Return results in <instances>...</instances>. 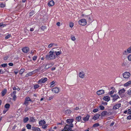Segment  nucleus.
Returning <instances> with one entry per match:
<instances>
[{"label": "nucleus", "instance_id": "1", "mask_svg": "<svg viewBox=\"0 0 131 131\" xmlns=\"http://www.w3.org/2000/svg\"><path fill=\"white\" fill-rule=\"evenodd\" d=\"M49 54L46 55V58L48 60H52L56 58L54 54V50L50 51Z\"/></svg>", "mask_w": 131, "mask_h": 131}, {"label": "nucleus", "instance_id": "2", "mask_svg": "<svg viewBox=\"0 0 131 131\" xmlns=\"http://www.w3.org/2000/svg\"><path fill=\"white\" fill-rule=\"evenodd\" d=\"M73 127V124H71L69 125H66L65 126L64 129L66 131H71L72 130V128Z\"/></svg>", "mask_w": 131, "mask_h": 131}, {"label": "nucleus", "instance_id": "3", "mask_svg": "<svg viewBox=\"0 0 131 131\" xmlns=\"http://www.w3.org/2000/svg\"><path fill=\"white\" fill-rule=\"evenodd\" d=\"M78 23L79 25L84 26L86 24V21L84 19H81L78 21Z\"/></svg>", "mask_w": 131, "mask_h": 131}, {"label": "nucleus", "instance_id": "4", "mask_svg": "<svg viewBox=\"0 0 131 131\" xmlns=\"http://www.w3.org/2000/svg\"><path fill=\"white\" fill-rule=\"evenodd\" d=\"M48 80V79L46 78H42L39 80L37 82L38 84H41V83H44L46 82Z\"/></svg>", "mask_w": 131, "mask_h": 131}, {"label": "nucleus", "instance_id": "5", "mask_svg": "<svg viewBox=\"0 0 131 131\" xmlns=\"http://www.w3.org/2000/svg\"><path fill=\"white\" fill-rule=\"evenodd\" d=\"M29 101L31 102L32 101L29 97H27L25 98L24 104L27 106L28 105Z\"/></svg>", "mask_w": 131, "mask_h": 131}, {"label": "nucleus", "instance_id": "6", "mask_svg": "<svg viewBox=\"0 0 131 131\" xmlns=\"http://www.w3.org/2000/svg\"><path fill=\"white\" fill-rule=\"evenodd\" d=\"M111 97L113 98V100L114 101H115L118 98H119V97L118 95L116 94H114L113 95H111Z\"/></svg>", "mask_w": 131, "mask_h": 131}, {"label": "nucleus", "instance_id": "7", "mask_svg": "<svg viewBox=\"0 0 131 131\" xmlns=\"http://www.w3.org/2000/svg\"><path fill=\"white\" fill-rule=\"evenodd\" d=\"M130 75V74L129 72H126L124 73L123 74V76L125 78H129Z\"/></svg>", "mask_w": 131, "mask_h": 131}, {"label": "nucleus", "instance_id": "8", "mask_svg": "<svg viewBox=\"0 0 131 131\" xmlns=\"http://www.w3.org/2000/svg\"><path fill=\"white\" fill-rule=\"evenodd\" d=\"M60 90V89L59 88L57 87L54 88L52 89V92L53 93H58L59 92Z\"/></svg>", "mask_w": 131, "mask_h": 131}, {"label": "nucleus", "instance_id": "9", "mask_svg": "<svg viewBox=\"0 0 131 131\" xmlns=\"http://www.w3.org/2000/svg\"><path fill=\"white\" fill-rule=\"evenodd\" d=\"M121 104L119 103L115 104L113 107V109L114 110H116L118 109L121 106Z\"/></svg>", "mask_w": 131, "mask_h": 131}, {"label": "nucleus", "instance_id": "10", "mask_svg": "<svg viewBox=\"0 0 131 131\" xmlns=\"http://www.w3.org/2000/svg\"><path fill=\"white\" fill-rule=\"evenodd\" d=\"M29 49L28 47H24L22 49L23 51L25 53H27L29 51Z\"/></svg>", "mask_w": 131, "mask_h": 131}, {"label": "nucleus", "instance_id": "11", "mask_svg": "<svg viewBox=\"0 0 131 131\" xmlns=\"http://www.w3.org/2000/svg\"><path fill=\"white\" fill-rule=\"evenodd\" d=\"M53 64L54 63H48L46 66L45 67V69H47L48 68L52 67Z\"/></svg>", "mask_w": 131, "mask_h": 131}, {"label": "nucleus", "instance_id": "12", "mask_svg": "<svg viewBox=\"0 0 131 131\" xmlns=\"http://www.w3.org/2000/svg\"><path fill=\"white\" fill-rule=\"evenodd\" d=\"M85 75L84 72L83 71L80 72L79 74V77L82 78H83L84 77Z\"/></svg>", "mask_w": 131, "mask_h": 131}, {"label": "nucleus", "instance_id": "13", "mask_svg": "<svg viewBox=\"0 0 131 131\" xmlns=\"http://www.w3.org/2000/svg\"><path fill=\"white\" fill-rule=\"evenodd\" d=\"M103 100L105 101L108 102L110 100V97L107 96H105L103 97Z\"/></svg>", "mask_w": 131, "mask_h": 131}, {"label": "nucleus", "instance_id": "14", "mask_svg": "<svg viewBox=\"0 0 131 131\" xmlns=\"http://www.w3.org/2000/svg\"><path fill=\"white\" fill-rule=\"evenodd\" d=\"M55 54V56L57 57H58V56L61 53V50H60L59 51H54V53Z\"/></svg>", "mask_w": 131, "mask_h": 131}, {"label": "nucleus", "instance_id": "15", "mask_svg": "<svg viewBox=\"0 0 131 131\" xmlns=\"http://www.w3.org/2000/svg\"><path fill=\"white\" fill-rule=\"evenodd\" d=\"M104 91L102 90H99L97 91L96 92V93L97 95H100L104 93Z\"/></svg>", "mask_w": 131, "mask_h": 131}, {"label": "nucleus", "instance_id": "16", "mask_svg": "<svg viewBox=\"0 0 131 131\" xmlns=\"http://www.w3.org/2000/svg\"><path fill=\"white\" fill-rule=\"evenodd\" d=\"M100 116V115L99 114L97 113L92 118V119L94 120H96L99 118Z\"/></svg>", "mask_w": 131, "mask_h": 131}, {"label": "nucleus", "instance_id": "17", "mask_svg": "<svg viewBox=\"0 0 131 131\" xmlns=\"http://www.w3.org/2000/svg\"><path fill=\"white\" fill-rule=\"evenodd\" d=\"M54 2L53 0H51L49 1L48 3V6H52L54 5Z\"/></svg>", "mask_w": 131, "mask_h": 131}, {"label": "nucleus", "instance_id": "18", "mask_svg": "<svg viewBox=\"0 0 131 131\" xmlns=\"http://www.w3.org/2000/svg\"><path fill=\"white\" fill-rule=\"evenodd\" d=\"M32 130L33 131H41L40 129L38 127H32Z\"/></svg>", "mask_w": 131, "mask_h": 131}, {"label": "nucleus", "instance_id": "19", "mask_svg": "<svg viewBox=\"0 0 131 131\" xmlns=\"http://www.w3.org/2000/svg\"><path fill=\"white\" fill-rule=\"evenodd\" d=\"M90 115L89 114L87 115L86 116L84 117L83 118V120L85 122L88 121L90 117Z\"/></svg>", "mask_w": 131, "mask_h": 131}, {"label": "nucleus", "instance_id": "20", "mask_svg": "<svg viewBox=\"0 0 131 131\" xmlns=\"http://www.w3.org/2000/svg\"><path fill=\"white\" fill-rule=\"evenodd\" d=\"M74 120L73 119H67L66 120L68 124H72V123L73 122Z\"/></svg>", "mask_w": 131, "mask_h": 131}, {"label": "nucleus", "instance_id": "21", "mask_svg": "<svg viewBox=\"0 0 131 131\" xmlns=\"http://www.w3.org/2000/svg\"><path fill=\"white\" fill-rule=\"evenodd\" d=\"M125 91V90L124 88L120 90L118 92V93L119 95L122 94V93H124Z\"/></svg>", "mask_w": 131, "mask_h": 131}, {"label": "nucleus", "instance_id": "22", "mask_svg": "<svg viewBox=\"0 0 131 131\" xmlns=\"http://www.w3.org/2000/svg\"><path fill=\"white\" fill-rule=\"evenodd\" d=\"M39 124L40 126H42L45 124L46 122L44 120H41L39 122Z\"/></svg>", "mask_w": 131, "mask_h": 131}, {"label": "nucleus", "instance_id": "23", "mask_svg": "<svg viewBox=\"0 0 131 131\" xmlns=\"http://www.w3.org/2000/svg\"><path fill=\"white\" fill-rule=\"evenodd\" d=\"M36 120V119H35V118L33 117H30L29 121L30 122H34Z\"/></svg>", "mask_w": 131, "mask_h": 131}, {"label": "nucleus", "instance_id": "24", "mask_svg": "<svg viewBox=\"0 0 131 131\" xmlns=\"http://www.w3.org/2000/svg\"><path fill=\"white\" fill-rule=\"evenodd\" d=\"M107 114V112L106 111H103L101 113V116H104Z\"/></svg>", "mask_w": 131, "mask_h": 131}, {"label": "nucleus", "instance_id": "25", "mask_svg": "<svg viewBox=\"0 0 131 131\" xmlns=\"http://www.w3.org/2000/svg\"><path fill=\"white\" fill-rule=\"evenodd\" d=\"M7 91V90L5 89L2 92V96H4L6 93Z\"/></svg>", "mask_w": 131, "mask_h": 131}, {"label": "nucleus", "instance_id": "26", "mask_svg": "<svg viewBox=\"0 0 131 131\" xmlns=\"http://www.w3.org/2000/svg\"><path fill=\"white\" fill-rule=\"evenodd\" d=\"M127 52L128 53H131V47L129 48L127 50H125L124 51V52L125 53Z\"/></svg>", "mask_w": 131, "mask_h": 131}, {"label": "nucleus", "instance_id": "27", "mask_svg": "<svg viewBox=\"0 0 131 131\" xmlns=\"http://www.w3.org/2000/svg\"><path fill=\"white\" fill-rule=\"evenodd\" d=\"M72 111L69 110H66L65 111V113L67 115H68L70 114L71 112Z\"/></svg>", "mask_w": 131, "mask_h": 131}, {"label": "nucleus", "instance_id": "28", "mask_svg": "<svg viewBox=\"0 0 131 131\" xmlns=\"http://www.w3.org/2000/svg\"><path fill=\"white\" fill-rule=\"evenodd\" d=\"M131 84V81H129L125 83L124 84V86H127L130 85Z\"/></svg>", "mask_w": 131, "mask_h": 131}, {"label": "nucleus", "instance_id": "29", "mask_svg": "<svg viewBox=\"0 0 131 131\" xmlns=\"http://www.w3.org/2000/svg\"><path fill=\"white\" fill-rule=\"evenodd\" d=\"M10 107V105L8 103H6L4 107L7 109L8 110Z\"/></svg>", "mask_w": 131, "mask_h": 131}, {"label": "nucleus", "instance_id": "30", "mask_svg": "<svg viewBox=\"0 0 131 131\" xmlns=\"http://www.w3.org/2000/svg\"><path fill=\"white\" fill-rule=\"evenodd\" d=\"M81 117L80 116H79L77 117L76 118V120L78 122H79L81 121Z\"/></svg>", "mask_w": 131, "mask_h": 131}, {"label": "nucleus", "instance_id": "31", "mask_svg": "<svg viewBox=\"0 0 131 131\" xmlns=\"http://www.w3.org/2000/svg\"><path fill=\"white\" fill-rule=\"evenodd\" d=\"M40 87V85L38 84H36L34 86V89H37L38 88Z\"/></svg>", "mask_w": 131, "mask_h": 131}, {"label": "nucleus", "instance_id": "32", "mask_svg": "<svg viewBox=\"0 0 131 131\" xmlns=\"http://www.w3.org/2000/svg\"><path fill=\"white\" fill-rule=\"evenodd\" d=\"M29 120V118L28 117H26L23 119V122L24 123H26Z\"/></svg>", "mask_w": 131, "mask_h": 131}, {"label": "nucleus", "instance_id": "33", "mask_svg": "<svg viewBox=\"0 0 131 131\" xmlns=\"http://www.w3.org/2000/svg\"><path fill=\"white\" fill-rule=\"evenodd\" d=\"M55 82L54 81H53L52 82L50 83V87L52 88L55 85Z\"/></svg>", "mask_w": 131, "mask_h": 131}, {"label": "nucleus", "instance_id": "34", "mask_svg": "<svg viewBox=\"0 0 131 131\" xmlns=\"http://www.w3.org/2000/svg\"><path fill=\"white\" fill-rule=\"evenodd\" d=\"M32 74V72H29L27 73L25 75L26 77H27L29 76H31Z\"/></svg>", "mask_w": 131, "mask_h": 131}, {"label": "nucleus", "instance_id": "35", "mask_svg": "<svg viewBox=\"0 0 131 131\" xmlns=\"http://www.w3.org/2000/svg\"><path fill=\"white\" fill-rule=\"evenodd\" d=\"M26 127L29 130L31 129V126L30 124H27L26 125Z\"/></svg>", "mask_w": 131, "mask_h": 131}, {"label": "nucleus", "instance_id": "36", "mask_svg": "<svg viewBox=\"0 0 131 131\" xmlns=\"http://www.w3.org/2000/svg\"><path fill=\"white\" fill-rule=\"evenodd\" d=\"M25 69H21L19 71V74L20 75L22 74L24 72Z\"/></svg>", "mask_w": 131, "mask_h": 131}, {"label": "nucleus", "instance_id": "37", "mask_svg": "<svg viewBox=\"0 0 131 131\" xmlns=\"http://www.w3.org/2000/svg\"><path fill=\"white\" fill-rule=\"evenodd\" d=\"M100 126L99 124L98 123H96L94 124L93 126V127H96Z\"/></svg>", "mask_w": 131, "mask_h": 131}, {"label": "nucleus", "instance_id": "38", "mask_svg": "<svg viewBox=\"0 0 131 131\" xmlns=\"http://www.w3.org/2000/svg\"><path fill=\"white\" fill-rule=\"evenodd\" d=\"M39 69H36L34 70H33V71H32V74L33 73H37L39 71Z\"/></svg>", "mask_w": 131, "mask_h": 131}, {"label": "nucleus", "instance_id": "39", "mask_svg": "<svg viewBox=\"0 0 131 131\" xmlns=\"http://www.w3.org/2000/svg\"><path fill=\"white\" fill-rule=\"evenodd\" d=\"M35 14L34 12V11H31L29 13V16H33Z\"/></svg>", "mask_w": 131, "mask_h": 131}, {"label": "nucleus", "instance_id": "40", "mask_svg": "<svg viewBox=\"0 0 131 131\" xmlns=\"http://www.w3.org/2000/svg\"><path fill=\"white\" fill-rule=\"evenodd\" d=\"M71 38L73 41H74L75 40V38L73 35H72L71 36Z\"/></svg>", "mask_w": 131, "mask_h": 131}, {"label": "nucleus", "instance_id": "41", "mask_svg": "<svg viewBox=\"0 0 131 131\" xmlns=\"http://www.w3.org/2000/svg\"><path fill=\"white\" fill-rule=\"evenodd\" d=\"M7 66V63H4L2 64H1V66L2 67L4 68L6 67Z\"/></svg>", "mask_w": 131, "mask_h": 131}, {"label": "nucleus", "instance_id": "42", "mask_svg": "<svg viewBox=\"0 0 131 131\" xmlns=\"http://www.w3.org/2000/svg\"><path fill=\"white\" fill-rule=\"evenodd\" d=\"M12 96L13 97V100L14 101H15L16 100V98H17V97H16V95H13V96Z\"/></svg>", "mask_w": 131, "mask_h": 131}, {"label": "nucleus", "instance_id": "43", "mask_svg": "<svg viewBox=\"0 0 131 131\" xmlns=\"http://www.w3.org/2000/svg\"><path fill=\"white\" fill-rule=\"evenodd\" d=\"M99 108L101 110H102L104 109V107L102 105H101L99 106Z\"/></svg>", "mask_w": 131, "mask_h": 131}, {"label": "nucleus", "instance_id": "44", "mask_svg": "<svg viewBox=\"0 0 131 131\" xmlns=\"http://www.w3.org/2000/svg\"><path fill=\"white\" fill-rule=\"evenodd\" d=\"M69 26L71 28L73 27V23L70 22L69 23Z\"/></svg>", "mask_w": 131, "mask_h": 131}, {"label": "nucleus", "instance_id": "45", "mask_svg": "<svg viewBox=\"0 0 131 131\" xmlns=\"http://www.w3.org/2000/svg\"><path fill=\"white\" fill-rule=\"evenodd\" d=\"M16 91H14L12 93H11V96H12L13 95H16Z\"/></svg>", "mask_w": 131, "mask_h": 131}, {"label": "nucleus", "instance_id": "46", "mask_svg": "<svg viewBox=\"0 0 131 131\" xmlns=\"http://www.w3.org/2000/svg\"><path fill=\"white\" fill-rule=\"evenodd\" d=\"M42 126V128L43 129H45L48 126V125H47V124H46L45 125H43Z\"/></svg>", "mask_w": 131, "mask_h": 131}, {"label": "nucleus", "instance_id": "47", "mask_svg": "<svg viewBox=\"0 0 131 131\" xmlns=\"http://www.w3.org/2000/svg\"><path fill=\"white\" fill-rule=\"evenodd\" d=\"M37 58V57L36 56H35L32 57V60L34 61L36 60Z\"/></svg>", "mask_w": 131, "mask_h": 131}, {"label": "nucleus", "instance_id": "48", "mask_svg": "<svg viewBox=\"0 0 131 131\" xmlns=\"http://www.w3.org/2000/svg\"><path fill=\"white\" fill-rule=\"evenodd\" d=\"M5 6V5L3 3H1L0 4V6L1 7H4Z\"/></svg>", "mask_w": 131, "mask_h": 131}, {"label": "nucleus", "instance_id": "49", "mask_svg": "<svg viewBox=\"0 0 131 131\" xmlns=\"http://www.w3.org/2000/svg\"><path fill=\"white\" fill-rule=\"evenodd\" d=\"M54 97V96L53 95L51 97H49V99H48V100L49 101H50Z\"/></svg>", "mask_w": 131, "mask_h": 131}, {"label": "nucleus", "instance_id": "50", "mask_svg": "<svg viewBox=\"0 0 131 131\" xmlns=\"http://www.w3.org/2000/svg\"><path fill=\"white\" fill-rule=\"evenodd\" d=\"M53 43H51L48 46V47L49 48H50L52 47L53 46Z\"/></svg>", "mask_w": 131, "mask_h": 131}, {"label": "nucleus", "instance_id": "51", "mask_svg": "<svg viewBox=\"0 0 131 131\" xmlns=\"http://www.w3.org/2000/svg\"><path fill=\"white\" fill-rule=\"evenodd\" d=\"M10 37V35H7L5 37V39H7L9 38Z\"/></svg>", "mask_w": 131, "mask_h": 131}, {"label": "nucleus", "instance_id": "52", "mask_svg": "<svg viewBox=\"0 0 131 131\" xmlns=\"http://www.w3.org/2000/svg\"><path fill=\"white\" fill-rule=\"evenodd\" d=\"M128 60L131 61V54L129 55L128 56Z\"/></svg>", "mask_w": 131, "mask_h": 131}, {"label": "nucleus", "instance_id": "53", "mask_svg": "<svg viewBox=\"0 0 131 131\" xmlns=\"http://www.w3.org/2000/svg\"><path fill=\"white\" fill-rule=\"evenodd\" d=\"M36 50H32L31 52L30 53L32 54H33L35 53L36 52Z\"/></svg>", "mask_w": 131, "mask_h": 131}, {"label": "nucleus", "instance_id": "54", "mask_svg": "<svg viewBox=\"0 0 131 131\" xmlns=\"http://www.w3.org/2000/svg\"><path fill=\"white\" fill-rule=\"evenodd\" d=\"M128 114H131V110L130 109H129L128 110Z\"/></svg>", "mask_w": 131, "mask_h": 131}, {"label": "nucleus", "instance_id": "55", "mask_svg": "<svg viewBox=\"0 0 131 131\" xmlns=\"http://www.w3.org/2000/svg\"><path fill=\"white\" fill-rule=\"evenodd\" d=\"M29 108L28 107H26L25 110V112H27V111L29 109Z\"/></svg>", "mask_w": 131, "mask_h": 131}, {"label": "nucleus", "instance_id": "56", "mask_svg": "<svg viewBox=\"0 0 131 131\" xmlns=\"http://www.w3.org/2000/svg\"><path fill=\"white\" fill-rule=\"evenodd\" d=\"M98 111V109L97 108L94 109L93 111V112L94 113H96Z\"/></svg>", "mask_w": 131, "mask_h": 131}, {"label": "nucleus", "instance_id": "57", "mask_svg": "<svg viewBox=\"0 0 131 131\" xmlns=\"http://www.w3.org/2000/svg\"><path fill=\"white\" fill-rule=\"evenodd\" d=\"M127 94L129 95H131V90H129L128 91Z\"/></svg>", "mask_w": 131, "mask_h": 131}, {"label": "nucleus", "instance_id": "58", "mask_svg": "<svg viewBox=\"0 0 131 131\" xmlns=\"http://www.w3.org/2000/svg\"><path fill=\"white\" fill-rule=\"evenodd\" d=\"M102 104L104 105H106L107 104V102H105L104 101H102Z\"/></svg>", "mask_w": 131, "mask_h": 131}, {"label": "nucleus", "instance_id": "59", "mask_svg": "<svg viewBox=\"0 0 131 131\" xmlns=\"http://www.w3.org/2000/svg\"><path fill=\"white\" fill-rule=\"evenodd\" d=\"M3 26V27H4L6 25L5 24L3 25V23H0V27Z\"/></svg>", "mask_w": 131, "mask_h": 131}, {"label": "nucleus", "instance_id": "60", "mask_svg": "<svg viewBox=\"0 0 131 131\" xmlns=\"http://www.w3.org/2000/svg\"><path fill=\"white\" fill-rule=\"evenodd\" d=\"M127 119L128 120L131 119V115H129L127 117Z\"/></svg>", "mask_w": 131, "mask_h": 131}, {"label": "nucleus", "instance_id": "61", "mask_svg": "<svg viewBox=\"0 0 131 131\" xmlns=\"http://www.w3.org/2000/svg\"><path fill=\"white\" fill-rule=\"evenodd\" d=\"M4 73V72L2 70V69H0V73L2 74Z\"/></svg>", "mask_w": 131, "mask_h": 131}, {"label": "nucleus", "instance_id": "62", "mask_svg": "<svg viewBox=\"0 0 131 131\" xmlns=\"http://www.w3.org/2000/svg\"><path fill=\"white\" fill-rule=\"evenodd\" d=\"M8 65L11 66H13L14 64L13 63L11 62H10L8 63Z\"/></svg>", "mask_w": 131, "mask_h": 131}, {"label": "nucleus", "instance_id": "63", "mask_svg": "<svg viewBox=\"0 0 131 131\" xmlns=\"http://www.w3.org/2000/svg\"><path fill=\"white\" fill-rule=\"evenodd\" d=\"M19 71L18 70H16V71H14V73L15 74H17L18 72Z\"/></svg>", "mask_w": 131, "mask_h": 131}, {"label": "nucleus", "instance_id": "64", "mask_svg": "<svg viewBox=\"0 0 131 131\" xmlns=\"http://www.w3.org/2000/svg\"><path fill=\"white\" fill-rule=\"evenodd\" d=\"M8 110L6 109V110H4L3 111V114H5L6 112H7V111H8Z\"/></svg>", "mask_w": 131, "mask_h": 131}]
</instances>
